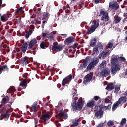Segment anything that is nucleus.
I'll use <instances>...</instances> for the list:
<instances>
[{
    "label": "nucleus",
    "mask_w": 127,
    "mask_h": 127,
    "mask_svg": "<svg viewBox=\"0 0 127 127\" xmlns=\"http://www.w3.org/2000/svg\"><path fill=\"white\" fill-rule=\"evenodd\" d=\"M111 64L113 65L111 67V74L112 76H115L117 72L121 71V65L118 64L119 60L117 56H112L111 60Z\"/></svg>",
    "instance_id": "obj_1"
},
{
    "label": "nucleus",
    "mask_w": 127,
    "mask_h": 127,
    "mask_svg": "<svg viewBox=\"0 0 127 127\" xmlns=\"http://www.w3.org/2000/svg\"><path fill=\"white\" fill-rule=\"evenodd\" d=\"M85 101L81 100L77 102L76 101H73L71 103V110L74 112H77V111H81L84 107V103Z\"/></svg>",
    "instance_id": "obj_2"
},
{
    "label": "nucleus",
    "mask_w": 127,
    "mask_h": 127,
    "mask_svg": "<svg viewBox=\"0 0 127 127\" xmlns=\"http://www.w3.org/2000/svg\"><path fill=\"white\" fill-rule=\"evenodd\" d=\"M99 16H101V20L102 21H109V13L107 11L104 10L103 9H101L100 11Z\"/></svg>",
    "instance_id": "obj_3"
},
{
    "label": "nucleus",
    "mask_w": 127,
    "mask_h": 127,
    "mask_svg": "<svg viewBox=\"0 0 127 127\" xmlns=\"http://www.w3.org/2000/svg\"><path fill=\"white\" fill-rule=\"evenodd\" d=\"M37 43V38H35L31 40L28 44V49L29 50H33V54H35V48H33V46Z\"/></svg>",
    "instance_id": "obj_4"
},
{
    "label": "nucleus",
    "mask_w": 127,
    "mask_h": 127,
    "mask_svg": "<svg viewBox=\"0 0 127 127\" xmlns=\"http://www.w3.org/2000/svg\"><path fill=\"white\" fill-rule=\"evenodd\" d=\"M13 111V108H11V105L8 104L5 106L2 109H0V113H11Z\"/></svg>",
    "instance_id": "obj_5"
},
{
    "label": "nucleus",
    "mask_w": 127,
    "mask_h": 127,
    "mask_svg": "<svg viewBox=\"0 0 127 127\" xmlns=\"http://www.w3.org/2000/svg\"><path fill=\"white\" fill-rule=\"evenodd\" d=\"M110 53L111 51L106 49L99 54L98 57L100 59H105L107 56L110 55Z\"/></svg>",
    "instance_id": "obj_6"
},
{
    "label": "nucleus",
    "mask_w": 127,
    "mask_h": 127,
    "mask_svg": "<svg viewBox=\"0 0 127 127\" xmlns=\"http://www.w3.org/2000/svg\"><path fill=\"white\" fill-rule=\"evenodd\" d=\"M99 27V22H97V21H93V25L91 26L90 29L88 30L87 33L88 34H91L93 33L95 30H96V28Z\"/></svg>",
    "instance_id": "obj_7"
},
{
    "label": "nucleus",
    "mask_w": 127,
    "mask_h": 127,
    "mask_svg": "<svg viewBox=\"0 0 127 127\" xmlns=\"http://www.w3.org/2000/svg\"><path fill=\"white\" fill-rule=\"evenodd\" d=\"M93 76H94V74L92 72H90L86 75L84 78L83 84L86 85V84H88V83H90V82L92 81V79H93Z\"/></svg>",
    "instance_id": "obj_8"
},
{
    "label": "nucleus",
    "mask_w": 127,
    "mask_h": 127,
    "mask_svg": "<svg viewBox=\"0 0 127 127\" xmlns=\"http://www.w3.org/2000/svg\"><path fill=\"white\" fill-rule=\"evenodd\" d=\"M111 73V70L109 68H104L102 70L100 73V77L103 78H106V77L109 76Z\"/></svg>",
    "instance_id": "obj_9"
},
{
    "label": "nucleus",
    "mask_w": 127,
    "mask_h": 127,
    "mask_svg": "<svg viewBox=\"0 0 127 127\" xmlns=\"http://www.w3.org/2000/svg\"><path fill=\"white\" fill-rule=\"evenodd\" d=\"M103 49V45L101 43L98 44L93 49L92 55L99 53Z\"/></svg>",
    "instance_id": "obj_10"
},
{
    "label": "nucleus",
    "mask_w": 127,
    "mask_h": 127,
    "mask_svg": "<svg viewBox=\"0 0 127 127\" xmlns=\"http://www.w3.org/2000/svg\"><path fill=\"white\" fill-rule=\"evenodd\" d=\"M91 59V57L87 56L85 60L83 61V63L81 64L80 68L83 70V69H85V68H87L88 66V64H89V62H90V60Z\"/></svg>",
    "instance_id": "obj_11"
},
{
    "label": "nucleus",
    "mask_w": 127,
    "mask_h": 127,
    "mask_svg": "<svg viewBox=\"0 0 127 127\" xmlns=\"http://www.w3.org/2000/svg\"><path fill=\"white\" fill-rule=\"evenodd\" d=\"M63 49V46L61 44H54L52 46V50L53 51H56V52H58L59 51H61V50Z\"/></svg>",
    "instance_id": "obj_12"
},
{
    "label": "nucleus",
    "mask_w": 127,
    "mask_h": 127,
    "mask_svg": "<svg viewBox=\"0 0 127 127\" xmlns=\"http://www.w3.org/2000/svg\"><path fill=\"white\" fill-rule=\"evenodd\" d=\"M51 118V115L49 114V112H46L43 113L41 116V119L43 120L44 122H46V121H48Z\"/></svg>",
    "instance_id": "obj_13"
},
{
    "label": "nucleus",
    "mask_w": 127,
    "mask_h": 127,
    "mask_svg": "<svg viewBox=\"0 0 127 127\" xmlns=\"http://www.w3.org/2000/svg\"><path fill=\"white\" fill-rule=\"evenodd\" d=\"M109 7L111 10H117L119 8V6L117 2H110Z\"/></svg>",
    "instance_id": "obj_14"
},
{
    "label": "nucleus",
    "mask_w": 127,
    "mask_h": 127,
    "mask_svg": "<svg viewBox=\"0 0 127 127\" xmlns=\"http://www.w3.org/2000/svg\"><path fill=\"white\" fill-rule=\"evenodd\" d=\"M73 41H75V38L73 36H70L65 40L64 44L69 45V44L73 43Z\"/></svg>",
    "instance_id": "obj_15"
},
{
    "label": "nucleus",
    "mask_w": 127,
    "mask_h": 127,
    "mask_svg": "<svg viewBox=\"0 0 127 127\" xmlns=\"http://www.w3.org/2000/svg\"><path fill=\"white\" fill-rule=\"evenodd\" d=\"M117 103L120 105L122 106L123 104L127 103V97L126 96H121L119 98L117 101Z\"/></svg>",
    "instance_id": "obj_16"
},
{
    "label": "nucleus",
    "mask_w": 127,
    "mask_h": 127,
    "mask_svg": "<svg viewBox=\"0 0 127 127\" xmlns=\"http://www.w3.org/2000/svg\"><path fill=\"white\" fill-rule=\"evenodd\" d=\"M72 81V76H67L65 77L62 81V85L63 87H65V85L67 83H69V82H71Z\"/></svg>",
    "instance_id": "obj_17"
},
{
    "label": "nucleus",
    "mask_w": 127,
    "mask_h": 127,
    "mask_svg": "<svg viewBox=\"0 0 127 127\" xmlns=\"http://www.w3.org/2000/svg\"><path fill=\"white\" fill-rule=\"evenodd\" d=\"M11 14H4L3 16H1V21H3V22H5V21H7L8 19L11 17Z\"/></svg>",
    "instance_id": "obj_18"
},
{
    "label": "nucleus",
    "mask_w": 127,
    "mask_h": 127,
    "mask_svg": "<svg viewBox=\"0 0 127 127\" xmlns=\"http://www.w3.org/2000/svg\"><path fill=\"white\" fill-rule=\"evenodd\" d=\"M21 61L22 64H25V65H27L29 62H30L29 58L28 57H24L22 58L21 59Z\"/></svg>",
    "instance_id": "obj_19"
},
{
    "label": "nucleus",
    "mask_w": 127,
    "mask_h": 127,
    "mask_svg": "<svg viewBox=\"0 0 127 127\" xmlns=\"http://www.w3.org/2000/svg\"><path fill=\"white\" fill-rule=\"evenodd\" d=\"M2 113L3 114L1 115V116H2V117H0V120H3V119H5V120H8V119L9 118V117L10 116V114L9 113H8L7 112L0 113V114H2Z\"/></svg>",
    "instance_id": "obj_20"
},
{
    "label": "nucleus",
    "mask_w": 127,
    "mask_h": 127,
    "mask_svg": "<svg viewBox=\"0 0 127 127\" xmlns=\"http://www.w3.org/2000/svg\"><path fill=\"white\" fill-rule=\"evenodd\" d=\"M104 114V111L103 110H101L99 109V110L97 111L95 114L96 118H99V119H101L102 117H103V114Z\"/></svg>",
    "instance_id": "obj_21"
},
{
    "label": "nucleus",
    "mask_w": 127,
    "mask_h": 127,
    "mask_svg": "<svg viewBox=\"0 0 127 127\" xmlns=\"http://www.w3.org/2000/svg\"><path fill=\"white\" fill-rule=\"evenodd\" d=\"M27 47H28V44H27V42L24 43L20 48L22 52L25 53V52H26V50H27Z\"/></svg>",
    "instance_id": "obj_22"
},
{
    "label": "nucleus",
    "mask_w": 127,
    "mask_h": 127,
    "mask_svg": "<svg viewBox=\"0 0 127 127\" xmlns=\"http://www.w3.org/2000/svg\"><path fill=\"white\" fill-rule=\"evenodd\" d=\"M86 106L88 108H93V107L96 106V101H95L94 100H90L88 103H87Z\"/></svg>",
    "instance_id": "obj_23"
},
{
    "label": "nucleus",
    "mask_w": 127,
    "mask_h": 127,
    "mask_svg": "<svg viewBox=\"0 0 127 127\" xmlns=\"http://www.w3.org/2000/svg\"><path fill=\"white\" fill-rule=\"evenodd\" d=\"M8 70L9 69L7 65H4L0 67V74H2L3 72H7Z\"/></svg>",
    "instance_id": "obj_24"
},
{
    "label": "nucleus",
    "mask_w": 127,
    "mask_h": 127,
    "mask_svg": "<svg viewBox=\"0 0 127 127\" xmlns=\"http://www.w3.org/2000/svg\"><path fill=\"white\" fill-rule=\"evenodd\" d=\"M60 116L61 117V118H63V119H64V120H67L68 119V114H67V112L63 111L60 113Z\"/></svg>",
    "instance_id": "obj_25"
},
{
    "label": "nucleus",
    "mask_w": 127,
    "mask_h": 127,
    "mask_svg": "<svg viewBox=\"0 0 127 127\" xmlns=\"http://www.w3.org/2000/svg\"><path fill=\"white\" fill-rule=\"evenodd\" d=\"M106 90H107V91H112V90H114L115 89V86H114V84L111 83L110 84H108L106 87Z\"/></svg>",
    "instance_id": "obj_26"
},
{
    "label": "nucleus",
    "mask_w": 127,
    "mask_h": 127,
    "mask_svg": "<svg viewBox=\"0 0 127 127\" xmlns=\"http://www.w3.org/2000/svg\"><path fill=\"white\" fill-rule=\"evenodd\" d=\"M8 101H9V97L7 96H5L1 101L2 105H5L7 103H8Z\"/></svg>",
    "instance_id": "obj_27"
},
{
    "label": "nucleus",
    "mask_w": 127,
    "mask_h": 127,
    "mask_svg": "<svg viewBox=\"0 0 127 127\" xmlns=\"http://www.w3.org/2000/svg\"><path fill=\"white\" fill-rule=\"evenodd\" d=\"M31 109L34 113H36V112H37V102H34L32 105Z\"/></svg>",
    "instance_id": "obj_28"
},
{
    "label": "nucleus",
    "mask_w": 127,
    "mask_h": 127,
    "mask_svg": "<svg viewBox=\"0 0 127 127\" xmlns=\"http://www.w3.org/2000/svg\"><path fill=\"white\" fill-rule=\"evenodd\" d=\"M99 63V58H96L95 59L92 60L90 63L92 64L93 66L95 67L97 64Z\"/></svg>",
    "instance_id": "obj_29"
},
{
    "label": "nucleus",
    "mask_w": 127,
    "mask_h": 127,
    "mask_svg": "<svg viewBox=\"0 0 127 127\" xmlns=\"http://www.w3.org/2000/svg\"><path fill=\"white\" fill-rule=\"evenodd\" d=\"M97 43V39L96 38H94L91 40L90 42L89 43L90 46L91 47H94V46H96Z\"/></svg>",
    "instance_id": "obj_30"
},
{
    "label": "nucleus",
    "mask_w": 127,
    "mask_h": 127,
    "mask_svg": "<svg viewBox=\"0 0 127 127\" xmlns=\"http://www.w3.org/2000/svg\"><path fill=\"white\" fill-rule=\"evenodd\" d=\"M72 126H73V127H77L79 125V119H73L72 121Z\"/></svg>",
    "instance_id": "obj_31"
},
{
    "label": "nucleus",
    "mask_w": 127,
    "mask_h": 127,
    "mask_svg": "<svg viewBox=\"0 0 127 127\" xmlns=\"http://www.w3.org/2000/svg\"><path fill=\"white\" fill-rule=\"evenodd\" d=\"M7 92L8 93H14V92H16V89H15L14 86H10L8 89Z\"/></svg>",
    "instance_id": "obj_32"
},
{
    "label": "nucleus",
    "mask_w": 127,
    "mask_h": 127,
    "mask_svg": "<svg viewBox=\"0 0 127 127\" xmlns=\"http://www.w3.org/2000/svg\"><path fill=\"white\" fill-rule=\"evenodd\" d=\"M49 13L47 12H44L43 13V19H48V17H49Z\"/></svg>",
    "instance_id": "obj_33"
},
{
    "label": "nucleus",
    "mask_w": 127,
    "mask_h": 127,
    "mask_svg": "<svg viewBox=\"0 0 127 127\" xmlns=\"http://www.w3.org/2000/svg\"><path fill=\"white\" fill-rule=\"evenodd\" d=\"M31 34H32V31L31 30H29L28 31H27L25 34V37L26 39H28L30 35H31Z\"/></svg>",
    "instance_id": "obj_34"
},
{
    "label": "nucleus",
    "mask_w": 127,
    "mask_h": 127,
    "mask_svg": "<svg viewBox=\"0 0 127 127\" xmlns=\"http://www.w3.org/2000/svg\"><path fill=\"white\" fill-rule=\"evenodd\" d=\"M120 89H121V85H116L115 87V90H114L115 94H118Z\"/></svg>",
    "instance_id": "obj_35"
},
{
    "label": "nucleus",
    "mask_w": 127,
    "mask_h": 127,
    "mask_svg": "<svg viewBox=\"0 0 127 127\" xmlns=\"http://www.w3.org/2000/svg\"><path fill=\"white\" fill-rule=\"evenodd\" d=\"M27 86V81L25 80H24L22 81H21L20 83V87H26Z\"/></svg>",
    "instance_id": "obj_36"
},
{
    "label": "nucleus",
    "mask_w": 127,
    "mask_h": 127,
    "mask_svg": "<svg viewBox=\"0 0 127 127\" xmlns=\"http://www.w3.org/2000/svg\"><path fill=\"white\" fill-rule=\"evenodd\" d=\"M41 48L44 49L45 47H47L48 46L46 45V42H42L40 45Z\"/></svg>",
    "instance_id": "obj_37"
},
{
    "label": "nucleus",
    "mask_w": 127,
    "mask_h": 127,
    "mask_svg": "<svg viewBox=\"0 0 127 127\" xmlns=\"http://www.w3.org/2000/svg\"><path fill=\"white\" fill-rule=\"evenodd\" d=\"M107 66V62L106 60H103L100 64L101 68H105Z\"/></svg>",
    "instance_id": "obj_38"
},
{
    "label": "nucleus",
    "mask_w": 127,
    "mask_h": 127,
    "mask_svg": "<svg viewBox=\"0 0 127 127\" xmlns=\"http://www.w3.org/2000/svg\"><path fill=\"white\" fill-rule=\"evenodd\" d=\"M99 108L100 110H105L106 106H105V102H102L101 104L99 106Z\"/></svg>",
    "instance_id": "obj_39"
},
{
    "label": "nucleus",
    "mask_w": 127,
    "mask_h": 127,
    "mask_svg": "<svg viewBox=\"0 0 127 127\" xmlns=\"http://www.w3.org/2000/svg\"><path fill=\"white\" fill-rule=\"evenodd\" d=\"M119 105L120 104L118 103L117 101L115 102L112 106V110L115 111V110H116V109L118 108V106H119Z\"/></svg>",
    "instance_id": "obj_40"
},
{
    "label": "nucleus",
    "mask_w": 127,
    "mask_h": 127,
    "mask_svg": "<svg viewBox=\"0 0 127 127\" xmlns=\"http://www.w3.org/2000/svg\"><path fill=\"white\" fill-rule=\"evenodd\" d=\"M94 66H93V65L91 64H90V63L87 67V71H90V70H92V69H94Z\"/></svg>",
    "instance_id": "obj_41"
},
{
    "label": "nucleus",
    "mask_w": 127,
    "mask_h": 127,
    "mask_svg": "<svg viewBox=\"0 0 127 127\" xmlns=\"http://www.w3.org/2000/svg\"><path fill=\"white\" fill-rule=\"evenodd\" d=\"M121 19L122 18H121V17L117 16L116 18H115V19L114 20V21L115 23H119V22L121 21Z\"/></svg>",
    "instance_id": "obj_42"
},
{
    "label": "nucleus",
    "mask_w": 127,
    "mask_h": 127,
    "mask_svg": "<svg viewBox=\"0 0 127 127\" xmlns=\"http://www.w3.org/2000/svg\"><path fill=\"white\" fill-rule=\"evenodd\" d=\"M113 45H114V43L111 42H109L107 45V47H108V48H112Z\"/></svg>",
    "instance_id": "obj_43"
},
{
    "label": "nucleus",
    "mask_w": 127,
    "mask_h": 127,
    "mask_svg": "<svg viewBox=\"0 0 127 127\" xmlns=\"http://www.w3.org/2000/svg\"><path fill=\"white\" fill-rule=\"evenodd\" d=\"M126 122H127V119H126V118L122 119L120 122L121 126H123V125H125Z\"/></svg>",
    "instance_id": "obj_44"
},
{
    "label": "nucleus",
    "mask_w": 127,
    "mask_h": 127,
    "mask_svg": "<svg viewBox=\"0 0 127 127\" xmlns=\"http://www.w3.org/2000/svg\"><path fill=\"white\" fill-rule=\"evenodd\" d=\"M93 100L95 101H99V100H101V97H100V96H94L93 98Z\"/></svg>",
    "instance_id": "obj_45"
},
{
    "label": "nucleus",
    "mask_w": 127,
    "mask_h": 127,
    "mask_svg": "<svg viewBox=\"0 0 127 127\" xmlns=\"http://www.w3.org/2000/svg\"><path fill=\"white\" fill-rule=\"evenodd\" d=\"M107 126L108 127H112V126H114V122L112 121H109L107 123Z\"/></svg>",
    "instance_id": "obj_46"
},
{
    "label": "nucleus",
    "mask_w": 127,
    "mask_h": 127,
    "mask_svg": "<svg viewBox=\"0 0 127 127\" xmlns=\"http://www.w3.org/2000/svg\"><path fill=\"white\" fill-rule=\"evenodd\" d=\"M73 96L74 98H77L78 96L77 95V89H74V91L73 92Z\"/></svg>",
    "instance_id": "obj_47"
},
{
    "label": "nucleus",
    "mask_w": 127,
    "mask_h": 127,
    "mask_svg": "<svg viewBox=\"0 0 127 127\" xmlns=\"http://www.w3.org/2000/svg\"><path fill=\"white\" fill-rule=\"evenodd\" d=\"M111 108H112V105L109 104L107 106H105L104 110H108V111H110L111 110Z\"/></svg>",
    "instance_id": "obj_48"
},
{
    "label": "nucleus",
    "mask_w": 127,
    "mask_h": 127,
    "mask_svg": "<svg viewBox=\"0 0 127 127\" xmlns=\"http://www.w3.org/2000/svg\"><path fill=\"white\" fill-rule=\"evenodd\" d=\"M63 9L64 10H69L70 9V6H69V5H67V6H64L63 7Z\"/></svg>",
    "instance_id": "obj_49"
},
{
    "label": "nucleus",
    "mask_w": 127,
    "mask_h": 127,
    "mask_svg": "<svg viewBox=\"0 0 127 127\" xmlns=\"http://www.w3.org/2000/svg\"><path fill=\"white\" fill-rule=\"evenodd\" d=\"M55 37V36L54 35H52L49 37V39L50 41H52V40H54V38Z\"/></svg>",
    "instance_id": "obj_50"
},
{
    "label": "nucleus",
    "mask_w": 127,
    "mask_h": 127,
    "mask_svg": "<svg viewBox=\"0 0 127 127\" xmlns=\"http://www.w3.org/2000/svg\"><path fill=\"white\" fill-rule=\"evenodd\" d=\"M110 102H111V100L108 99V97H106L104 100V103H107L109 104V103H110Z\"/></svg>",
    "instance_id": "obj_51"
},
{
    "label": "nucleus",
    "mask_w": 127,
    "mask_h": 127,
    "mask_svg": "<svg viewBox=\"0 0 127 127\" xmlns=\"http://www.w3.org/2000/svg\"><path fill=\"white\" fill-rule=\"evenodd\" d=\"M34 121H35V127H37V123H38V119L36 118H34Z\"/></svg>",
    "instance_id": "obj_52"
},
{
    "label": "nucleus",
    "mask_w": 127,
    "mask_h": 127,
    "mask_svg": "<svg viewBox=\"0 0 127 127\" xmlns=\"http://www.w3.org/2000/svg\"><path fill=\"white\" fill-rule=\"evenodd\" d=\"M46 35H47V33H42L41 34L42 37H43V38H46Z\"/></svg>",
    "instance_id": "obj_53"
},
{
    "label": "nucleus",
    "mask_w": 127,
    "mask_h": 127,
    "mask_svg": "<svg viewBox=\"0 0 127 127\" xmlns=\"http://www.w3.org/2000/svg\"><path fill=\"white\" fill-rule=\"evenodd\" d=\"M119 59L121 61H122V62L126 61V59L124 57H120L119 58Z\"/></svg>",
    "instance_id": "obj_54"
},
{
    "label": "nucleus",
    "mask_w": 127,
    "mask_h": 127,
    "mask_svg": "<svg viewBox=\"0 0 127 127\" xmlns=\"http://www.w3.org/2000/svg\"><path fill=\"white\" fill-rule=\"evenodd\" d=\"M94 1L96 4H97V3H100L102 1V0H94Z\"/></svg>",
    "instance_id": "obj_55"
},
{
    "label": "nucleus",
    "mask_w": 127,
    "mask_h": 127,
    "mask_svg": "<svg viewBox=\"0 0 127 127\" xmlns=\"http://www.w3.org/2000/svg\"><path fill=\"white\" fill-rule=\"evenodd\" d=\"M78 44H79L78 43H74L73 44V49H75V48H76L77 46H78Z\"/></svg>",
    "instance_id": "obj_56"
},
{
    "label": "nucleus",
    "mask_w": 127,
    "mask_h": 127,
    "mask_svg": "<svg viewBox=\"0 0 127 127\" xmlns=\"http://www.w3.org/2000/svg\"><path fill=\"white\" fill-rule=\"evenodd\" d=\"M38 11L37 12V13H38V14H40L41 13V8H39L37 9Z\"/></svg>",
    "instance_id": "obj_57"
},
{
    "label": "nucleus",
    "mask_w": 127,
    "mask_h": 127,
    "mask_svg": "<svg viewBox=\"0 0 127 127\" xmlns=\"http://www.w3.org/2000/svg\"><path fill=\"white\" fill-rule=\"evenodd\" d=\"M28 75V74H27V73H25L23 75V78H27Z\"/></svg>",
    "instance_id": "obj_58"
},
{
    "label": "nucleus",
    "mask_w": 127,
    "mask_h": 127,
    "mask_svg": "<svg viewBox=\"0 0 127 127\" xmlns=\"http://www.w3.org/2000/svg\"><path fill=\"white\" fill-rule=\"evenodd\" d=\"M61 35L62 36H64V37H67V35L66 34H61Z\"/></svg>",
    "instance_id": "obj_59"
},
{
    "label": "nucleus",
    "mask_w": 127,
    "mask_h": 127,
    "mask_svg": "<svg viewBox=\"0 0 127 127\" xmlns=\"http://www.w3.org/2000/svg\"><path fill=\"white\" fill-rule=\"evenodd\" d=\"M13 102H14V99L12 98L11 101L10 102V105H11L12 104V103H13Z\"/></svg>",
    "instance_id": "obj_60"
},
{
    "label": "nucleus",
    "mask_w": 127,
    "mask_h": 127,
    "mask_svg": "<svg viewBox=\"0 0 127 127\" xmlns=\"http://www.w3.org/2000/svg\"><path fill=\"white\" fill-rule=\"evenodd\" d=\"M64 53H68V49L67 48L64 50Z\"/></svg>",
    "instance_id": "obj_61"
},
{
    "label": "nucleus",
    "mask_w": 127,
    "mask_h": 127,
    "mask_svg": "<svg viewBox=\"0 0 127 127\" xmlns=\"http://www.w3.org/2000/svg\"><path fill=\"white\" fill-rule=\"evenodd\" d=\"M18 9H19V11H22V7L19 8Z\"/></svg>",
    "instance_id": "obj_62"
},
{
    "label": "nucleus",
    "mask_w": 127,
    "mask_h": 127,
    "mask_svg": "<svg viewBox=\"0 0 127 127\" xmlns=\"http://www.w3.org/2000/svg\"><path fill=\"white\" fill-rule=\"evenodd\" d=\"M19 10L18 9H16L15 10V12L16 13H18V12H19Z\"/></svg>",
    "instance_id": "obj_63"
},
{
    "label": "nucleus",
    "mask_w": 127,
    "mask_h": 127,
    "mask_svg": "<svg viewBox=\"0 0 127 127\" xmlns=\"http://www.w3.org/2000/svg\"><path fill=\"white\" fill-rule=\"evenodd\" d=\"M125 75L127 76V69H126L125 71Z\"/></svg>",
    "instance_id": "obj_64"
}]
</instances>
